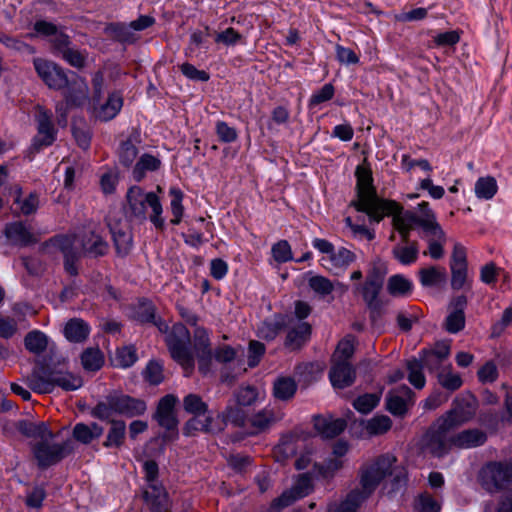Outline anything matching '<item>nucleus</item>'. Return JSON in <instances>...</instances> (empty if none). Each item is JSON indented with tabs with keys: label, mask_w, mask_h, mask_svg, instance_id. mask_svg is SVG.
<instances>
[{
	"label": "nucleus",
	"mask_w": 512,
	"mask_h": 512,
	"mask_svg": "<svg viewBox=\"0 0 512 512\" xmlns=\"http://www.w3.org/2000/svg\"><path fill=\"white\" fill-rule=\"evenodd\" d=\"M169 194L172 197L170 202V210L173 215V218L171 219V224L178 225L182 220L184 212V207L182 205L183 192L176 187H171L169 190Z\"/></svg>",
	"instance_id": "6e6d98bb"
},
{
	"label": "nucleus",
	"mask_w": 512,
	"mask_h": 512,
	"mask_svg": "<svg viewBox=\"0 0 512 512\" xmlns=\"http://www.w3.org/2000/svg\"><path fill=\"white\" fill-rule=\"evenodd\" d=\"M125 213L130 220L143 223L149 218L155 228H164L163 207L159 197L154 192H145L139 186L135 185L128 189Z\"/></svg>",
	"instance_id": "423d86ee"
},
{
	"label": "nucleus",
	"mask_w": 512,
	"mask_h": 512,
	"mask_svg": "<svg viewBox=\"0 0 512 512\" xmlns=\"http://www.w3.org/2000/svg\"><path fill=\"white\" fill-rule=\"evenodd\" d=\"M4 233L9 242L17 246H28L36 243L39 239L31 227L20 221L7 224Z\"/></svg>",
	"instance_id": "f3484780"
},
{
	"label": "nucleus",
	"mask_w": 512,
	"mask_h": 512,
	"mask_svg": "<svg viewBox=\"0 0 512 512\" xmlns=\"http://www.w3.org/2000/svg\"><path fill=\"white\" fill-rule=\"evenodd\" d=\"M178 399L174 395H166L158 404L156 419L160 426L172 430L176 428L178 420L174 413V407Z\"/></svg>",
	"instance_id": "5701e85b"
},
{
	"label": "nucleus",
	"mask_w": 512,
	"mask_h": 512,
	"mask_svg": "<svg viewBox=\"0 0 512 512\" xmlns=\"http://www.w3.org/2000/svg\"><path fill=\"white\" fill-rule=\"evenodd\" d=\"M52 114L45 108L38 106L36 110L37 135L33 139L32 148L40 151L43 147L53 144L56 139V130L52 123Z\"/></svg>",
	"instance_id": "f8f14e48"
},
{
	"label": "nucleus",
	"mask_w": 512,
	"mask_h": 512,
	"mask_svg": "<svg viewBox=\"0 0 512 512\" xmlns=\"http://www.w3.org/2000/svg\"><path fill=\"white\" fill-rule=\"evenodd\" d=\"M437 377L440 385L450 391L459 389L463 384L461 376L452 371L451 365L439 371Z\"/></svg>",
	"instance_id": "864d4df0"
},
{
	"label": "nucleus",
	"mask_w": 512,
	"mask_h": 512,
	"mask_svg": "<svg viewBox=\"0 0 512 512\" xmlns=\"http://www.w3.org/2000/svg\"><path fill=\"white\" fill-rule=\"evenodd\" d=\"M81 364L86 371H98L104 364V355L98 347H89L81 354Z\"/></svg>",
	"instance_id": "a19ab883"
},
{
	"label": "nucleus",
	"mask_w": 512,
	"mask_h": 512,
	"mask_svg": "<svg viewBox=\"0 0 512 512\" xmlns=\"http://www.w3.org/2000/svg\"><path fill=\"white\" fill-rule=\"evenodd\" d=\"M200 416H193L188 420L183 428V432L186 436H193L196 432H215V428L212 425V418L206 416L205 420H201Z\"/></svg>",
	"instance_id": "de8ad7c7"
},
{
	"label": "nucleus",
	"mask_w": 512,
	"mask_h": 512,
	"mask_svg": "<svg viewBox=\"0 0 512 512\" xmlns=\"http://www.w3.org/2000/svg\"><path fill=\"white\" fill-rule=\"evenodd\" d=\"M355 260L356 255L352 251L341 247L337 251L334 249L330 256L323 257L321 262L324 268L337 275Z\"/></svg>",
	"instance_id": "4be33fe9"
},
{
	"label": "nucleus",
	"mask_w": 512,
	"mask_h": 512,
	"mask_svg": "<svg viewBox=\"0 0 512 512\" xmlns=\"http://www.w3.org/2000/svg\"><path fill=\"white\" fill-rule=\"evenodd\" d=\"M144 499L151 512H168L170 509L168 494L161 484L147 485Z\"/></svg>",
	"instance_id": "aec40b11"
},
{
	"label": "nucleus",
	"mask_w": 512,
	"mask_h": 512,
	"mask_svg": "<svg viewBox=\"0 0 512 512\" xmlns=\"http://www.w3.org/2000/svg\"><path fill=\"white\" fill-rule=\"evenodd\" d=\"M380 397L377 394L369 393L359 396L354 400V408L363 413L367 414L371 412L379 403Z\"/></svg>",
	"instance_id": "e2e57ef3"
},
{
	"label": "nucleus",
	"mask_w": 512,
	"mask_h": 512,
	"mask_svg": "<svg viewBox=\"0 0 512 512\" xmlns=\"http://www.w3.org/2000/svg\"><path fill=\"white\" fill-rule=\"evenodd\" d=\"M356 373L350 363H333L329 378L334 388L343 389L351 386L355 381Z\"/></svg>",
	"instance_id": "b1692460"
},
{
	"label": "nucleus",
	"mask_w": 512,
	"mask_h": 512,
	"mask_svg": "<svg viewBox=\"0 0 512 512\" xmlns=\"http://www.w3.org/2000/svg\"><path fill=\"white\" fill-rule=\"evenodd\" d=\"M285 329L287 330V335L284 346L290 351L301 349L311 335V326L307 322L296 320L293 317L287 316Z\"/></svg>",
	"instance_id": "ddd939ff"
},
{
	"label": "nucleus",
	"mask_w": 512,
	"mask_h": 512,
	"mask_svg": "<svg viewBox=\"0 0 512 512\" xmlns=\"http://www.w3.org/2000/svg\"><path fill=\"white\" fill-rule=\"evenodd\" d=\"M413 392L408 386H400L387 395V409L393 415H403L412 404Z\"/></svg>",
	"instance_id": "a211bd4d"
},
{
	"label": "nucleus",
	"mask_w": 512,
	"mask_h": 512,
	"mask_svg": "<svg viewBox=\"0 0 512 512\" xmlns=\"http://www.w3.org/2000/svg\"><path fill=\"white\" fill-rule=\"evenodd\" d=\"M52 438H44L33 445V455L40 468H48L60 462L70 453L68 443H54Z\"/></svg>",
	"instance_id": "9d476101"
},
{
	"label": "nucleus",
	"mask_w": 512,
	"mask_h": 512,
	"mask_svg": "<svg viewBox=\"0 0 512 512\" xmlns=\"http://www.w3.org/2000/svg\"><path fill=\"white\" fill-rule=\"evenodd\" d=\"M64 98L68 107H80L88 101V85L84 79L76 77L65 87Z\"/></svg>",
	"instance_id": "412c9836"
},
{
	"label": "nucleus",
	"mask_w": 512,
	"mask_h": 512,
	"mask_svg": "<svg viewBox=\"0 0 512 512\" xmlns=\"http://www.w3.org/2000/svg\"><path fill=\"white\" fill-rule=\"evenodd\" d=\"M102 434L103 428L97 423H92L91 425L78 423L73 429L74 438L83 444L90 443L92 440L99 438Z\"/></svg>",
	"instance_id": "ea45409f"
},
{
	"label": "nucleus",
	"mask_w": 512,
	"mask_h": 512,
	"mask_svg": "<svg viewBox=\"0 0 512 512\" xmlns=\"http://www.w3.org/2000/svg\"><path fill=\"white\" fill-rule=\"evenodd\" d=\"M83 380L80 376L68 371H52V390L55 386L65 391H74L81 388Z\"/></svg>",
	"instance_id": "c9c22d12"
},
{
	"label": "nucleus",
	"mask_w": 512,
	"mask_h": 512,
	"mask_svg": "<svg viewBox=\"0 0 512 512\" xmlns=\"http://www.w3.org/2000/svg\"><path fill=\"white\" fill-rule=\"evenodd\" d=\"M130 317L141 324L153 323L160 332L167 333L165 341L172 358L182 366L185 376L190 375L194 357L190 349V333L183 324H174L169 330L164 321L155 319V308L149 301H140L133 306Z\"/></svg>",
	"instance_id": "f03ea898"
},
{
	"label": "nucleus",
	"mask_w": 512,
	"mask_h": 512,
	"mask_svg": "<svg viewBox=\"0 0 512 512\" xmlns=\"http://www.w3.org/2000/svg\"><path fill=\"white\" fill-rule=\"evenodd\" d=\"M344 467L343 459L328 458L322 464L315 463L314 473L323 479H331Z\"/></svg>",
	"instance_id": "a18cd8bd"
},
{
	"label": "nucleus",
	"mask_w": 512,
	"mask_h": 512,
	"mask_svg": "<svg viewBox=\"0 0 512 512\" xmlns=\"http://www.w3.org/2000/svg\"><path fill=\"white\" fill-rule=\"evenodd\" d=\"M392 222L404 242H408L411 230L415 226H419L422 229V238L426 239L428 243V249L424 251V255H429L435 260L444 256L446 234L428 202L419 203L416 211L406 210L394 215Z\"/></svg>",
	"instance_id": "f257e3e1"
},
{
	"label": "nucleus",
	"mask_w": 512,
	"mask_h": 512,
	"mask_svg": "<svg viewBox=\"0 0 512 512\" xmlns=\"http://www.w3.org/2000/svg\"><path fill=\"white\" fill-rule=\"evenodd\" d=\"M465 326V316L461 309L451 312L445 321V328L449 333H457Z\"/></svg>",
	"instance_id": "338daca9"
},
{
	"label": "nucleus",
	"mask_w": 512,
	"mask_h": 512,
	"mask_svg": "<svg viewBox=\"0 0 512 512\" xmlns=\"http://www.w3.org/2000/svg\"><path fill=\"white\" fill-rule=\"evenodd\" d=\"M450 349V342H437L432 349L423 350L418 360L421 361L423 366L429 371H438L443 362L449 357Z\"/></svg>",
	"instance_id": "dca6fc26"
},
{
	"label": "nucleus",
	"mask_w": 512,
	"mask_h": 512,
	"mask_svg": "<svg viewBox=\"0 0 512 512\" xmlns=\"http://www.w3.org/2000/svg\"><path fill=\"white\" fill-rule=\"evenodd\" d=\"M346 421L341 418L317 416L314 419V427L325 438H333L346 428Z\"/></svg>",
	"instance_id": "c85d7f7f"
},
{
	"label": "nucleus",
	"mask_w": 512,
	"mask_h": 512,
	"mask_svg": "<svg viewBox=\"0 0 512 512\" xmlns=\"http://www.w3.org/2000/svg\"><path fill=\"white\" fill-rule=\"evenodd\" d=\"M383 279V274L377 268H373L368 272L364 283L356 287L372 316H379L383 312L384 304L379 299Z\"/></svg>",
	"instance_id": "1a4fd4ad"
},
{
	"label": "nucleus",
	"mask_w": 512,
	"mask_h": 512,
	"mask_svg": "<svg viewBox=\"0 0 512 512\" xmlns=\"http://www.w3.org/2000/svg\"><path fill=\"white\" fill-rule=\"evenodd\" d=\"M90 333V328L82 319L74 318L68 321L64 328L65 337L71 342H82Z\"/></svg>",
	"instance_id": "4c0bfd02"
},
{
	"label": "nucleus",
	"mask_w": 512,
	"mask_h": 512,
	"mask_svg": "<svg viewBox=\"0 0 512 512\" xmlns=\"http://www.w3.org/2000/svg\"><path fill=\"white\" fill-rule=\"evenodd\" d=\"M9 193L13 196L14 204L17 205V210L23 215H30L37 211L39 198L36 193H30L26 198L21 199L22 190L17 185L11 187L9 189Z\"/></svg>",
	"instance_id": "2f4dec72"
},
{
	"label": "nucleus",
	"mask_w": 512,
	"mask_h": 512,
	"mask_svg": "<svg viewBox=\"0 0 512 512\" xmlns=\"http://www.w3.org/2000/svg\"><path fill=\"white\" fill-rule=\"evenodd\" d=\"M281 419V415L274 411L273 408L265 407L255 414H253L249 419L248 423L252 428L253 434H258L269 429L274 423Z\"/></svg>",
	"instance_id": "bb28decb"
},
{
	"label": "nucleus",
	"mask_w": 512,
	"mask_h": 512,
	"mask_svg": "<svg viewBox=\"0 0 512 512\" xmlns=\"http://www.w3.org/2000/svg\"><path fill=\"white\" fill-rule=\"evenodd\" d=\"M453 445L456 449H471L483 445L486 442V434L479 429H467L458 433H452Z\"/></svg>",
	"instance_id": "a878e982"
},
{
	"label": "nucleus",
	"mask_w": 512,
	"mask_h": 512,
	"mask_svg": "<svg viewBox=\"0 0 512 512\" xmlns=\"http://www.w3.org/2000/svg\"><path fill=\"white\" fill-rule=\"evenodd\" d=\"M24 344L26 349L30 352L40 354L46 350L48 339L43 332L34 330L25 336Z\"/></svg>",
	"instance_id": "09e8293b"
},
{
	"label": "nucleus",
	"mask_w": 512,
	"mask_h": 512,
	"mask_svg": "<svg viewBox=\"0 0 512 512\" xmlns=\"http://www.w3.org/2000/svg\"><path fill=\"white\" fill-rule=\"evenodd\" d=\"M123 106V97L119 92H112L105 102L101 99L91 104L92 113L100 121H109L115 118Z\"/></svg>",
	"instance_id": "4468645a"
},
{
	"label": "nucleus",
	"mask_w": 512,
	"mask_h": 512,
	"mask_svg": "<svg viewBox=\"0 0 512 512\" xmlns=\"http://www.w3.org/2000/svg\"><path fill=\"white\" fill-rule=\"evenodd\" d=\"M313 490L312 478L309 474L299 476L294 486L284 491L277 499L275 504L280 507H287L297 499L303 498Z\"/></svg>",
	"instance_id": "2eb2a0df"
},
{
	"label": "nucleus",
	"mask_w": 512,
	"mask_h": 512,
	"mask_svg": "<svg viewBox=\"0 0 512 512\" xmlns=\"http://www.w3.org/2000/svg\"><path fill=\"white\" fill-rule=\"evenodd\" d=\"M160 165L161 161L157 157L151 154H143L133 168L134 180L140 182L148 171H155Z\"/></svg>",
	"instance_id": "58836bf2"
},
{
	"label": "nucleus",
	"mask_w": 512,
	"mask_h": 512,
	"mask_svg": "<svg viewBox=\"0 0 512 512\" xmlns=\"http://www.w3.org/2000/svg\"><path fill=\"white\" fill-rule=\"evenodd\" d=\"M387 292L398 298H404L411 295L413 291V283L411 280L401 274H396L389 277L387 281Z\"/></svg>",
	"instance_id": "f704fd0d"
},
{
	"label": "nucleus",
	"mask_w": 512,
	"mask_h": 512,
	"mask_svg": "<svg viewBox=\"0 0 512 512\" xmlns=\"http://www.w3.org/2000/svg\"><path fill=\"white\" fill-rule=\"evenodd\" d=\"M297 390V384L291 377L281 376L273 383V396L281 401L293 398Z\"/></svg>",
	"instance_id": "e433bc0d"
},
{
	"label": "nucleus",
	"mask_w": 512,
	"mask_h": 512,
	"mask_svg": "<svg viewBox=\"0 0 512 512\" xmlns=\"http://www.w3.org/2000/svg\"><path fill=\"white\" fill-rule=\"evenodd\" d=\"M126 433L124 421H111V428L104 442L105 447H120L123 444Z\"/></svg>",
	"instance_id": "603ef678"
},
{
	"label": "nucleus",
	"mask_w": 512,
	"mask_h": 512,
	"mask_svg": "<svg viewBox=\"0 0 512 512\" xmlns=\"http://www.w3.org/2000/svg\"><path fill=\"white\" fill-rule=\"evenodd\" d=\"M392 421L386 415H376L367 420L364 430L369 436H378L385 434L391 429Z\"/></svg>",
	"instance_id": "c03bdc74"
},
{
	"label": "nucleus",
	"mask_w": 512,
	"mask_h": 512,
	"mask_svg": "<svg viewBox=\"0 0 512 512\" xmlns=\"http://www.w3.org/2000/svg\"><path fill=\"white\" fill-rule=\"evenodd\" d=\"M451 287L454 290L470 289L472 281L468 279V268L451 267Z\"/></svg>",
	"instance_id": "0e129e2a"
},
{
	"label": "nucleus",
	"mask_w": 512,
	"mask_h": 512,
	"mask_svg": "<svg viewBox=\"0 0 512 512\" xmlns=\"http://www.w3.org/2000/svg\"><path fill=\"white\" fill-rule=\"evenodd\" d=\"M222 417L225 422H231L240 427L245 426L246 421H248L243 406L237 404L235 406H228L222 413Z\"/></svg>",
	"instance_id": "680f3d73"
},
{
	"label": "nucleus",
	"mask_w": 512,
	"mask_h": 512,
	"mask_svg": "<svg viewBox=\"0 0 512 512\" xmlns=\"http://www.w3.org/2000/svg\"><path fill=\"white\" fill-rule=\"evenodd\" d=\"M234 396L236 404L243 407L252 406L261 398L260 392L252 386L240 388Z\"/></svg>",
	"instance_id": "bf43d9fd"
},
{
	"label": "nucleus",
	"mask_w": 512,
	"mask_h": 512,
	"mask_svg": "<svg viewBox=\"0 0 512 512\" xmlns=\"http://www.w3.org/2000/svg\"><path fill=\"white\" fill-rule=\"evenodd\" d=\"M308 285L317 295L325 297L335 288V284L328 278L321 275H314L308 279Z\"/></svg>",
	"instance_id": "13d9d810"
},
{
	"label": "nucleus",
	"mask_w": 512,
	"mask_h": 512,
	"mask_svg": "<svg viewBox=\"0 0 512 512\" xmlns=\"http://www.w3.org/2000/svg\"><path fill=\"white\" fill-rule=\"evenodd\" d=\"M358 200L353 203L358 211L365 212L372 220L380 222L385 215L403 213L395 201L379 199L372 185L371 171L364 167H357Z\"/></svg>",
	"instance_id": "39448f33"
},
{
	"label": "nucleus",
	"mask_w": 512,
	"mask_h": 512,
	"mask_svg": "<svg viewBox=\"0 0 512 512\" xmlns=\"http://www.w3.org/2000/svg\"><path fill=\"white\" fill-rule=\"evenodd\" d=\"M33 64L38 76L49 88L61 90L68 85L66 73L54 62L43 58H35Z\"/></svg>",
	"instance_id": "9b49d317"
},
{
	"label": "nucleus",
	"mask_w": 512,
	"mask_h": 512,
	"mask_svg": "<svg viewBox=\"0 0 512 512\" xmlns=\"http://www.w3.org/2000/svg\"><path fill=\"white\" fill-rule=\"evenodd\" d=\"M354 350L355 338L352 335H348L338 343L336 350L333 354V363H349V358L353 355Z\"/></svg>",
	"instance_id": "3c124183"
},
{
	"label": "nucleus",
	"mask_w": 512,
	"mask_h": 512,
	"mask_svg": "<svg viewBox=\"0 0 512 512\" xmlns=\"http://www.w3.org/2000/svg\"><path fill=\"white\" fill-rule=\"evenodd\" d=\"M478 481L486 491L490 493L498 492L512 483V463H487L480 469Z\"/></svg>",
	"instance_id": "6e6552de"
},
{
	"label": "nucleus",
	"mask_w": 512,
	"mask_h": 512,
	"mask_svg": "<svg viewBox=\"0 0 512 512\" xmlns=\"http://www.w3.org/2000/svg\"><path fill=\"white\" fill-rule=\"evenodd\" d=\"M137 361L136 349L133 346H125L116 350L111 358L113 366L128 368Z\"/></svg>",
	"instance_id": "8fccbe9b"
},
{
	"label": "nucleus",
	"mask_w": 512,
	"mask_h": 512,
	"mask_svg": "<svg viewBox=\"0 0 512 512\" xmlns=\"http://www.w3.org/2000/svg\"><path fill=\"white\" fill-rule=\"evenodd\" d=\"M418 277L423 287H440L446 283L447 273L445 268L430 266L420 269Z\"/></svg>",
	"instance_id": "7c9ffc66"
},
{
	"label": "nucleus",
	"mask_w": 512,
	"mask_h": 512,
	"mask_svg": "<svg viewBox=\"0 0 512 512\" xmlns=\"http://www.w3.org/2000/svg\"><path fill=\"white\" fill-rule=\"evenodd\" d=\"M423 367L422 362L416 358L407 361L408 380L417 389H422L426 383Z\"/></svg>",
	"instance_id": "5fc2aeb1"
},
{
	"label": "nucleus",
	"mask_w": 512,
	"mask_h": 512,
	"mask_svg": "<svg viewBox=\"0 0 512 512\" xmlns=\"http://www.w3.org/2000/svg\"><path fill=\"white\" fill-rule=\"evenodd\" d=\"M107 31L120 42L132 43L136 40L130 24L112 23L107 27Z\"/></svg>",
	"instance_id": "4d7b16f0"
},
{
	"label": "nucleus",
	"mask_w": 512,
	"mask_h": 512,
	"mask_svg": "<svg viewBox=\"0 0 512 512\" xmlns=\"http://www.w3.org/2000/svg\"><path fill=\"white\" fill-rule=\"evenodd\" d=\"M498 186L495 178L491 176L479 178L474 187L476 196L479 199L490 200L497 193Z\"/></svg>",
	"instance_id": "49530a36"
},
{
	"label": "nucleus",
	"mask_w": 512,
	"mask_h": 512,
	"mask_svg": "<svg viewBox=\"0 0 512 512\" xmlns=\"http://www.w3.org/2000/svg\"><path fill=\"white\" fill-rule=\"evenodd\" d=\"M114 396H108L105 401L99 402L92 410V415L101 420H109L115 412Z\"/></svg>",
	"instance_id": "69168bd1"
},
{
	"label": "nucleus",
	"mask_w": 512,
	"mask_h": 512,
	"mask_svg": "<svg viewBox=\"0 0 512 512\" xmlns=\"http://www.w3.org/2000/svg\"><path fill=\"white\" fill-rule=\"evenodd\" d=\"M140 142L138 135L132 134L122 141L118 150L120 163L125 167H131L138 156L137 144Z\"/></svg>",
	"instance_id": "72a5a7b5"
},
{
	"label": "nucleus",
	"mask_w": 512,
	"mask_h": 512,
	"mask_svg": "<svg viewBox=\"0 0 512 512\" xmlns=\"http://www.w3.org/2000/svg\"><path fill=\"white\" fill-rule=\"evenodd\" d=\"M183 407L186 412L194 416H202L207 412V404L196 394H188L183 399Z\"/></svg>",
	"instance_id": "052dcab7"
},
{
	"label": "nucleus",
	"mask_w": 512,
	"mask_h": 512,
	"mask_svg": "<svg viewBox=\"0 0 512 512\" xmlns=\"http://www.w3.org/2000/svg\"><path fill=\"white\" fill-rule=\"evenodd\" d=\"M113 396V405L117 414L134 417L143 414L146 410V404L142 400L132 398L128 395Z\"/></svg>",
	"instance_id": "393cba45"
},
{
	"label": "nucleus",
	"mask_w": 512,
	"mask_h": 512,
	"mask_svg": "<svg viewBox=\"0 0 512 512\" xmlns=\"http://www.w3.org/2000/svg\"><path fill=\"white\" fill-rule=\"evenodd\" d=\"M415 508L418 512H439L440 505L427 493L419 496Z\"/></svg>",
	"instance_id": "774afa93"
},
{
	"label": "nucleus",
	"mask_w": 512,
	"mask_h": 512,
	"mask_svg": "<svg viewBox=\"0 0 512 512\" xmlns=\"http://www.w3.org/2000/svg\"><path fill=\"white\" fill-rule=\"evenodd\" d=\"M16 429L28 438L44 440V438H53V433L48 429L45 422H33L29 420H20L16 424Z\"/></svg>",
	"instance_id": "c756f323"
},
{
	"label": "nucleus",
	"mask_w": 512,
	"mask_h": 512,
	"mask_svg": "<svg viewBox=\"0 0 512 512\" xmlns=\"http://www.w3.org/2000/svg\"><path fill=\"white\" fill-rule=\"evenodd\" d=\"M473 415L474 409L468 403H457L452 409L437 419V421L450 430H453L472 419Z\"/></svg>",
	"instance_id": "6ab92c4d"
},
{
	"label": "nucleus",
	"mask_w": 512,
	"mask_h": 512,
	"mask_svg": "<svg viewBox=\"0 0 512 512\" xmlns=\"http://www.w3.org/2000/svg\"><path fill=\"white\" fill-rule=\"evenodd\" d=\"M396 462L397 458L393 454L385 453L363 464L359 470V488L352 490L339 505H329V512H357L379 484L392 475Z\"/></svg>",
	"instance_id": "20e7f679"
},
{
	"label": "nucleus",
	"mask_w": 512,
	"mask_h": 512,
	"mask_svg": "<svg viewBox=\"0 0 512 512\" xmlns=\"http://www.w3.org/2000/svg\"><path fill=\"white\" fill-rule=\"evenodd\" d=\"M287 315H275L273 318L265 320L258 327V336L264 340L271 341L285 329Z\"/></svg>",
	"instance_id": "473e14b6"
},
{
	"label": "nucleus",
	"mask_w": 512,
	"mask_h": 512,
	"mask_svg": "<svg viewBox=\"0 0 512 512\" xmlns=\"http://www.w3.org/2000/svg\"><path fill=\"white\" fill-rule=\"evenodd\" d=\"M28 386L37 393L46 394L52 392V371L44 366L36 367L27 377Z\"/></svg>",
	"instance_id": "cd10ccee"
},
{
	"label": "nucleus",
	"mask_w": 512,
	"mask_h": 512,
	"mask_svg": "<svg viewBox=\"0 0 512 512\" xmlns=\"http://www.w3.org/2000/svg\"><path fill=\"white\" fill-rule=\"evenodd\" d=\"M49 252L60 251L64 257L65 270L70 275L78 272L77 262L84 255L100 257L107 253L108 244L92 230L57 235L45 243Z\"/></svg>",
	"instance_id": "7ed1b4c3"
},
{
	"label": "nucleus",
	"mask_w": 512,
	"mask_h": 512,
	"mask_svg": "<svg viewBox=\"0 0 512 512\" xmlns=\"http://www.w3.org/2000/svg\"><path fill=\"white\" fill-rule=\"evenodd\" d=\"M111 233L116 251L121 256H126L132 248V233L128 228H111Z\"/></svg>",
	"instance_id": "79ce46f5"
},
{
	"label": "nucleus",
	"mask_w": 512,
	"mask_h": 512,
	"mask_svg": "<svg viewBox=\"0 0 512 512\" xmlns=\"http://www.w3.org/2000/svg\"><path fill=\"white\" fill-rule=\"evenodd\" d=\"M418 244L412 242L408 245H397L392 249L393 257L402 265H410L418 258Z\"/></svg>",
	"instance_id": "37998d69"
},
{
	"label": "nucleus",
	"mask_w": 512,
	"mask_h": 512,
	"mask_svg": "<svg viewBox=\"0 0 512 512\" xmlns=\"http://www.w3.org/2000/svg\"><path fill=\"white\" fill-rule=\"evenodd\" d=\"M452 430L436 421L421 439V449L433 457L442 458L452 449Z\"/></svg>",
	"instance_id": "0eeeda50"
}]
</instances>
